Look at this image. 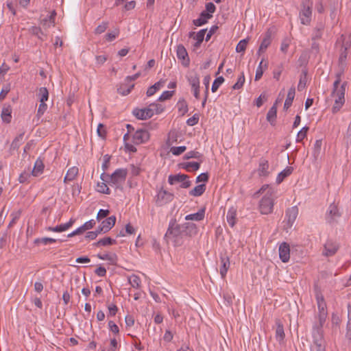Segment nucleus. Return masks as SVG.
<instances>
[{"mask_svg":"<svg viewBox=\"0 0 351 351\" xmlns=\"http://www.w3.org/2000/svg\"><path fill=\"white\" fill-rule=\"evenodd\" d=\"M128 281L131 286L134 288L138 289L140 287L141 279L140 278L135 275L132 274L128 278Z\"/></svg>","mask_w":351,"mask_h":351,"instance_id":"nucleus-44","label":"nucleus"},{"mask_svg":"<svg viewBox=\"0 0 351 351\" xmlns=\"http://www.w3.org/2000/svg\"><path fill=\"white\" fill-rule=\"evenodd\" d=\"M179 112L184 115L188 112V104L184 99H180L177 104Z\"/></svg>","mask_w":351,"mask_h":351,"instance_id":"nucleus-42","label":"nucleus"},{"mask_svg":"<svg viewBox=\"0 0 351 351\" xmlns=\"http://www.w3.org/2000/svg\"><path fill=\"white\" fill-rule=\"evenodd\" d=\"M177 56L178 58L182 60V64L184 66L188 67L190 63L186 49L182 45H179L177 47Z\"/></svg>","mask_w":351,"mask_h":351,"instance_id":"nucleus-13","label":"nucleus"},{"mask_svg":"<svg viewBox=\"0 0 351 351\" xmlns=\"http://www.w3.org/2000/svg\"><path fill=\"white\" fill-rule=\"evenodd\" d=\"M116 217L115 216H110L104 220L101 225L103 226L106 232H108L115 224Z\"/></svg>","mask_w":351,"mask_h":351,"instance_id":"nucleus-33","label":"nucleus"},{"mask_svg":"<svg viewBox=\"0 0 351 351\" xmlns=\"http://www.w3.org/2000/svg\"><path fill=\"white\" fill-rule=\"evenodd\" d=\"M199 119V114L196 113V114H193V116L192 117L187 119L186 123L188 125L193 126L198 123Z\"/></svg>","mask_w":351,"mask_h":351,"instance_id":"nucleus-63","label":"nucleus"},{"mask_svg":"<svg viewBox=\"0 0 351 351\" xmlns=\"http://www.w3.org/2000/svg\"><path fill=\"white\" fill-rule=\"evenodd\" d=\"M1 117L2 121L5 123H10L12 121V107L10 105L5 104L3 106Z\"/></svg>","mask_w":351,"mask_h":351,"instance_id":"nucleus-18","label":"nucleus"},{"mask_svg":"<svg viewBox=\"0 0 351 351\" xmlns=\"http://www.w3.org/2000/svg\"><path fill=\"white\" fill-rule=\"evenodd\" d=\"M245 83V75L244 73L242 72L241 75L239 77L237 82L232 86V89L239 90L241 88Z\"/></svg>","mask_w":351,"mask_h":351,"instance_id":"nucleus-48","label":"nucleus"},{"mask_svg":"<svg viewBox=\"0 0 351 351\" xmlns=\"http://www.w3.org/2000/svg\"><path fill=\"white\" fill-rule=\"evenodd\" d=\"M173 93H174V91H169V90L164 91L162 93V95L160 96V97L158 98V100L160 101H163L167 99H169L173 96Z\"/></svg>","mask_w":351,"mask_h":351,"instance_id":"nucleus-62","label":"nucleus"},{"mask_svg":"<svg viewBox=\"0 0 351 351\" xmlns=\"http://www.w3.org/2000/svg\"><path fill=\"white\" fill-rule=\"evenodd\" d=\"M313 343L311 347V351H326V341L324 337V330L320 328H313L312 330Z\"/></svg>","mask_w":351,"mask_h":351,"instance_id":"nucleus-3","label":"nucleus"},{"mask_svg":"<svg viewBox=\"0 0 351 351\" xmlns=\"http://www.w3.org/2000/svg\"><path fill=\"white\" fill-rule=\"evenodd\" d=\"M38 95L40 97V102L46 101L49 98V92L46 87H41L39 89Z\"/></svg>","mask_w":351,"mask_h":351,"instance_id":"nucleus-46","label":"nucleus"},{"mask_svg":"<svg viewBox=\"0 0 351 351\" xmlns=\"http://www.w3.org/2000/svg\"><path fill=\"white\" fill-rule=\"evenodd\" d=\"M119 30L118 29H116L112 32H108L105 36L106 40L108 42H111L119 36Z\"/></svg>","mask_w":351,"mask_h":351,"instance_id":"nucleus-59","label":"nucleus"},{"mask_svg":"<svg viewBox=\"0 0 351 351\" xmlns=\"http://www.w3.org/2000/svg\"><path fill=\"white\" fill-rule=\"evenodd\" d=\"M221 263L220 274L221 278H224L230 265L229 258L228 256H221Z\"/></svg>","mask_w":351,"mask_h":351,"instance_id":"nucleus-27","label":"nucleus"},{"mask_svg":"<svg viewBox=\"0 0 351 351\" xmlns=\"http://www.w3.org/2000/svg\"><path fill=\"white\" fill-rule=\"evenodd\" d=\"M341 42V48L348 50L351 47V40L350 38H347L344 34H342L340 38L337 40V43Z\"/></svg>","mask_w":351,"mask_h":351,"instance_id":"nucleus-40","label":"nucleus"},{"mask_svg":"<svg viewBox=\"0 0 351 351\" xmlns=\"http://www.w3.org/2000/svg\"><path fill=\"white\" fill-rule=\"evenodd\" d=\"M271 31L269 29L264 34V37L260 45L259 49L257 51V54L260 56L262 53H264L267 47L271 43Z\"/></svg>","mask_w":351,"mask_h":351,"instance_id":"nucleus-12","label":"nucleus"},{"mask_svg":"<svg viewBox=\"0 0 351 351\" xmlns=\"http://www.w3.org/2000/svg\"><path fill=\"white\" fill-rule=\"evenodd\" d=\"M97 191L99 193L108 194L110 193V190L108 187L107 184L105 182L98 183L97 184Z\"/></svg>","mask_w":351,"mask_h":351,"instance_id":"nucleus-56","label":"nucleus"},{"mask_svg":"<svg viewBox=\"0 0 351 351\" xmlns=\"http://www.w3.org/2000/svg\"><path fill=\"white\" fill-rule=\"evenodd\" d=\"M279 256L283 263L289 261L290 258V247L287 243L283 242L280 245Z\"/></svg>","mask_w":351,"mask_h":351,"instance_id":"nucleus-14","label":"nucleus"},{"mask_svg":"<svg viewBox=\"0 0 351 351\" xmlns=\"http://www.w3.org/2000/svg\"><path fill=\"white\" fill-rule=\"evenodd\" d=\"M205 208H202L199 210V211L196 213L190 214L185 217V219L187 221L192 220V221H199L204 219L205 216Z\"/></svg>","mask_w":351,"mask_h":351,"instance_id":"nucleus-25","label":"nucleus"},{"mask_svg":"<svg viewBox=\"0 0 351 351\" xmlns=\"http://www.w3.org/2000/svg\"><path fill=\"white\" fill-rule=\"evenodd\" d=\"M75 221V219L71 218L67 223L58 225L60 232H62L70 228L73 225Z\"/></svg>","mask_w":351,"mask_h":351,"instance_id":"nucleus-54","label":"nucleus"},{"mask_svg":"<svg viewBox=\"0 0 351 351\" xmlns=\"http://www.w3.org/2000/svg\"><path fill=\"white\" fill-rule=\"evenodd\" d=\"M307 70L303 69L298 85V91H302L306 86L307 82Z\"/></svg>","mask_w":351,"mask_h":351,"instance_id":"nucleus-38","label":"nucleus"},{"mask_svg":"<svg viewBox=\"0 0 351 351\" xmlns=\"http://www.w3.org/2000/svg\"><path fill=\"white\" fill-rule=\"evenodd\" d=\"M132 114L138 119L146 120L154 115V108L149 106L142 109L136 108L133 110Z\"/></svg>","mask_w":351,"mask_h":351,"instance_id":"nucleus-10","label":"nucleus"},{"mask_svg":"<svg viewBox=\"0 0 351 351\" xmlns=\"http://www.w3.org/2000/svg\"><path fill=\"white\" fill-rule=\"evenodd\" d=\"M283 70V65L282 64H280L276 66V68L273 71V77L276 80H278L280 79V76Z\"/></svg>","mask_w":351,"mask_h":351,"instance_id":"nucleus-60","label":"nucleus"},{"mask_svg":"<svg viewBox=\"0 0 351 351\" xmlns=\"http://www.w3.org/2000/svg\"><path fill=\"white\" fill-rule=\"evenodd\" d=\"M24 135L25 132H21L18 136H16L12 141L9 149V153L10 155H13L14 152L19 149L20 145L23 143Z\"/></svg>","mask_w":351,"mask_h":351,"instance_id":"nucleus-16","label":"nucleus"},{"mask_svg":"<svg viewBox=\"0 0 351 351\" xmlns=\"http://www.w3.org/2000/svg\"><path fill=\"white\" fill-rule=\"evenodd\" d=\"M339 248V245L335 241L328 239L324 245L322 255L325 256H332L335 255Z\"/></svg>","mask_w":351,"mask_h":351,"instance_id":"nucleus-8","label":"nucleus"},{"mask_svg":"<svg viewBox=\"0 0 351 351\" xmlns=\"http://www.w3.org/2000/svg\"><path fill=\"white\" fill-rule=\"evenodd\" d=\"M274 191L270 189L266 192L259 202V210L261 214L268 215L273 211L274 208Z\"/></svg>","mask_w":351,"mask_h":351,"instance_id":"nucleus-4","label":"nucleus"},{"mask_svg":"<svg viewBox=\"0 0 351 351\" xmlns=\"http://www.w3.org/2000/svg\"><path fill=\"white\" fill-rule=\"evenodd\" d=\"M134 84H132L129 86H128L127 84H121L117 88V92L122 95H127L131 92V90L134 88Z\"/></svg>","mask_w":351,"mask_h":351,"instance_id":"nucleus-43","label":"nucleus"},{"mask_svg":"<svg viewBox=\"0 0 351 351\" xmlns=\"http://www.w3.org/2000/svg\"><path fill=\"white\" fill-rule=\"evenodd\" d=\"M108 22H102L101 24L99 25L95 29V34H101L104 33L108 27Z\"/></svg>","mask_w":351,"mask_h":351,"instance_id":"nucleus-53","label":"nucleus"},{"mask_svg":"<svg viewBox=\"0 0 351 351\" xmlns=\"http://www.w3.org/2000/svg\"><path fill=\"white\" fill-rule=\"evenodd\" d=\"M298 215V208L297 206H292L286 210V217L287 218V225L290 228L292 226Z\"/></svg>","mask_w":351,"mask_h":351,"instance_id":"nucleus-15","label":"nucleus"},{"mask_svg":"<svg viewBox=\"0 0 351 351\" xmlns=\"http://www.w3.org/2000/svg\"><path fill=\"white\" fill-rule=\"evenodd\" d=\"M117 241L115 239H113L110 237H104L101 239H99L97 242L95 243L93 245L99 247V246H106L116 244Z\"/></svg>","mask_w":351,"mask_h":351,"instance_id":"nucleus-39","label":"nucleus"},{"mask_svg":"<svg viewBox=\"0 0 351 351\" xmlns=\"http://www.w3.org/2000/svg\"><path fill=\"white\" fill-rule=\"evenodd\" d=\"M347 56H348V50L341 48L339 58L338 60V66H339V71H341V73H343L346 68Z\"/></svg>","mask_w":351,"mask_h":351,"instance_id":"nucleus-20","label":"nucleus"},{"mask_svg":"<svg viewBox=\"0 0 351 351\" xmlns=\"http://www.w3.org/2000/svg\"><path fill=\"white\" fill-rule=\"evenodd\" d=\"M29 32L33 35L36 36L38 38L42 39L41 35H43V32H42V30L40 27H36V26H32L29 29Z\"/></svg>","mask_w":351,"mask_h":351,"instance_id":"nucleus-61","label":"nucleus"},{"mask_svg":"<svg viewBox=\"0 0 351 351\" xmlns=\"http://www.w3.org/2000/svg\"><path fill=\"white\" fill-rule=\"evenodd\" d=\"M237 210L234 207H231L226 215L227 221L231 227H233L237 222Z\"/></svg>","mask_w":351,"mask_h":351,"instance_id":"nucleus-30","label":"nucleus"},{"mask_svg":"<svg viewBox=\"0 0 351 351\" xmlns=\"http://www.w3.org/2000/svg\"><path fill=\"white\" fill-rule=\"evenodd\" d=\"M248 43V39H243L239 42L236 47V51L238 53L244 52Z\"/></svg>","mask_w":351,"mask_h":351,"instance_id":"nucleus-51","label":"nucleus"},{"mask_svg":"<svg viewBox=\"0 0 351 351\" xmlns=\"http://www.w3.org/2000/svg\"><path fill=\"white\" fill-rule=\"evenodd\" d=\"M309 130V128L305 126L302 128V129L298 133L296 141L298 143L302 142L304 138H306L307 135V132Z\"/></svg>","mask_w":351,"mask_h":351,"instance_id":"nucleus-50","label":"nucleus"},{"mask_svg":"<svg viewBox=\"0 0 351 351\" xmlns=\"http://www.w3.org/2000/svg\"><path fill=\"white\" fill-rule=\"evenodd\" d=\"M342 73H343L341 72L340 73L337 75V79L333 83V89H332L331 95H334L339 90V89L340 88V87H339V86L341 82V75Z\"/></svg>","mask_w":351,"mask_h":351,"instance_id":"nucleus-58","label":"nucleus"},{"mask_svg":"<svg viewBox=\"0 0 351 351\" xmlns=\"http://www.w3.org/2000/svg\"><path fill=\"white\" fill-rule=\"evenodd\" d=\"M223 82L224 78L222 76L217 77L213 83L211 88L212 92H216L219 87L223 83Z\"/></svg>","mask_w":351,"mask_h":351,"instance_id":"nucleus-49","label":"nucleus"},{"mask_svg":"<svg viewBox=\"0 0 351 351\" xmlns=\"http://www.w3.org/2000/svg\"><path fill=\"white\" fill-rule=\"evenodd\" d=\"M44 167L43 160L38 158L34 164V169L32 171V175L34 176H39L43 173Z\"/></svg>","mask_w":351,"mask_h":351,"instance_id":"nucleus-32","label":"nucleus"},{"mask_svg":"<svg viewBox=\"0 0 351 351\" xmlns=\"http://www.w3.org/2000/svg\"><path fill=\"white\" fill-rule=\"evenodd\" d=\"M10 89H11L10 84H6L3 85V86L1 89V91L0 93V101H2L5 98L8 93L10 91Z\"/></svg>","mask_w":351,"mask_h":351,"instance_id":"nucleus-55","label":"nucleus"},{"mask_svg":"<svg viewBox=\"0 0 351 351\" xmlns=\"http://www.w3.org/2000/svg\"><path fill=\"white\" fill-rule=\"evenodd\" d=\"M340 217L337 206L334 203L331 204L326 214V219L330 224H332L336 221L337 218Z\"/></svg>","mask_w":351,"mask_h":351,"instance_id":"nucleus-11","label":"nucleus"},{"mask_svg":"<svg viewBox=\"0 0 351 351\" xmlns=\"http://www.w3.org/2000/svg\"><path fill=\"white\" fill-rule=\"evenodd\" d=\"M200 162H186L181 163L180 165L181 168L191 172L193 171H197L200 167Z\"/></svg>","mask_w":351,"mask_h":351,"instance_id":"nucleus-26","label":"nucleus"},{"mask_svg":"<svg viewBox=\"0 0 351 351\" xmlns=\"http://www.w3.org/2000/svg\"><path fill=\"white\" fill-rule=\"evenodd\" d=\"M197 233V226L191 222L183 223V234L184 236L193 237Z\"/></svg>","mask_w":351,"mask_h":351,"instance_id":"nucleus-17","label":"nucleus"},{"mask_svg":"<svg viewBox=\"0 0 351 351\" xmlns=\"http://www.w3.org/2000/svg\"><path fill=\"white\" fill-rule=\"evenodd\" d=\"M150 138L149 133L145 129L137 130L132 136V142L135 145L146 143Z\"/></svg>","mask_w":351,"mask_h":351,"instance_id":"nucleus-7","label":"nucleus"},{"mask_svg":"<svg viewBox=\"0 0 351 351\" xmlns=\"http://www.w3.org/2000/svg\"><path fill=\"white\" fill-rule=\"evenodd\" d=\"M322 145V140H317L314 144L313 147V156L315 158H317L320 154L321 147Z\"/></svg>","mask_w":351,"mask_h":351,"instance_id":"nucleus-52","label":"nucleus"},{"mask_svg":"<svg viewBox=\"0 0 351 351\" xmlns=\"http://www.w3.org/2000/svg\"><path fill=\"white\" fill-rule=\"evenodd\" d=\"M347 86V82H344L340 86L337 93H336L333 96H336L335 101H340L341 103H345V92L346 87Z\"/></svg>","mask_w":351,"mask_h":351,"instance_id":"nucleus-31","label":"nucleus"},{"mask_svg":"<svg viewBox=\"0 0 351 351\" xmlns=\"http://www.w3.org/2000/svg\"><path fill=\"white\" fill-rule=\"evenodd\" d=\"M293 169L292 167H287L283 171H282L276 178V182L278 184L281 183L283 180L290 176L292 173Z\"/></svg>","mask_w":351,"mask_h":351,"instance_id":"nucleus-36","label":"nucleus"},{"mask_svg":"<svg viewBox=\"0 0 351 351\" xmlns=\"http://www.w3.org/2000/svg\"><path fill=\"white\" fill-rule=\"evenodd\" d=\"M149 108H154V114L156 113V114H158L164 110V108L162 105L158 104L152 103L149 104Z\"/></svg>","mask_w":351,"mask_h":351,"instance_id":"nucleus-64","label":"nucleus"},{"mask_svg":"<svg viewBox=\"0 0 351 351\" xmlns=\"http://www.w3.org/2000/svg\"><path fill=\"white\" fill-rule=\"evenodd\" d=\"M212 14L203 11L201 12L199 17L197 19L193 20V23L195 26H202L207 23L208 19L212 17Z\"/></svg>","mask_w":351,"mask_h":351,"instance_id":"nucleus-24","label":"nucleus"},{"mask_svg":"<svg viewBox=\"0 0 351 351\" xmlns=\"http://www.w3.org/2000/svg\"><path fill=\"white\" fill-rule=\"evenodd\" d=\"M173 194L161 189L157 194L156 202L158 206H163L173 199Z\"/></svg>","mask_w":351,"mask_h":351,"instance_id":"nucleus-9","label":"nucleus"},{"mask_svg":"<svg viewBox=\"0 0 351 351\" xmlns=\"http://www.w3.org/2000/svg\"><path fill=\"white\" fill-rule=\"evenodd\" d=\"M127 175L128 171L126 169H118L110 176L103 173L101 175V179L118 189L122 188V184L125 182Z\"/></svg>","mask_w":351,"mask_h":351,"instance_id":"nucleus-1","label":"nucleus"},{"mask_svg":"<svg viewBox=\"0 0 351 351\" xmlns=\"http://www.w3.org/2000/svg\"><path fill=\"white\" fill-rule=\"evenodd\" d=\"M189 82L192 88H199V79L197 74L189 77Z\"/></svg>","mask_w":351,"mask_h":351,"instance_id":"nucleus-47","label":"nucleus"},{"mask_svg":"<svg viewBox=\"0 0 351 351\" xmlns=\"http://www.w3.org/2000/svg\"><path fill=\"white\" fill-rule=\"evenodd\" d=\"M269 162L268 160L261 158L259 162L258 172L260 176H267L269 175Z\"/></svg>","mask_w":351,"mask_h":351,"instance_id":"nucleus-23","label":"nucleus"},{"mask_svg":"<svg viewBox=\"0 0 351 351\" xmlns=\"http://www.w3.org/2000/svg\"><path fill=\"white\" fill-rule=\"evenodd\" d=\"M312 2L309 0H303L302 3V10L300 12V19L301 23L305 25H308L311 21V8Z\"/></svg>","mask_w":351,"mask_h":351,"instance_id":"nucleus-5","label":"nucleus"},{"mask_svg":"<svg viewBox=\"0 0 351 351\" xmlns=\"http://www.w3.org/2000/svg\"><path fill=\"white\" fill-rule=\"evenodd\" d=\"M324 28L325 25L323 22L317 23L313 31L312 40H316L320 39L322 36Z\"/></svg>","mask_w":351,"mask_h":351,"instance_id":"nucleus-21","label":"nucleus"},{"mask_svg":"<svg viewBox=\"0 0 351 351\" xmlns=\"http://www.w3.org/2000/svg\"><path fill=\"white\" fill-rule=\"evenodd\" d=\"M189 178V176L182 173L170 175L168 178V182L171 185H173L176 182H183L185 180H187Z\"/></svg>","mask_w":351,"mask_h":351,"instance_id":"nucleus-28","label":"nucleus"},{"mask_svg":"<svg viewBox=\"0 0 351 351\" xmlns=\"http://www.w3.org/2000/svg\"><path fill=\"white\" fill-rule=\"evenodd\" d=\"M183 236V224H178L176 221H171L169 223L165 238L171 239L176 246H180L183 243L182 240Z\"/></svg>","mask_w":351,"mask_h":351,"instance_id":"nucleus-2","label":"nucleus"},{"mask_svg":"<svg viewBox=\"0 0 351 351\" xmlns=\"http://www.w3.org/2000/svg\"><path fill=\"white\" fill-rule=\"evenodd\" d=\"M277 101L270 108L267 114V121L270 123L271 125H274L276 123V114H277Z\"/></svg>","mask_w":351,"mask_h":351,"instance_id":"nucleus-22","label":"nucleus"},{"mask_svg":"<svg viewBox=\"0 0 351 351\" xmlns=\"http://www.w3.org/2000/svg\"><path fill=\"white\" fill-rule=\"evenodd\" d=\"M56 242V239L49 237H43V238H37L34 240V243L36 245H39L43 243L44 245H47L48 243H53Z\"/></svg>","mask_w":351,"mask_h":351,"instance_id":"nucleus-45","label":"nucleus"},{"mask_svg":"<svg viewBox=\"0 0 351 351\" xmlns=\"http://www.w3.org/2000/svg\"><path fill=\"white\" fill-rule=\"evenodd\" d=\"M206 191V184H202L196 186L189 191V195L194 197L202 195Z\"/></svg>","mask_w":351,"mask_h":351,"instance_id":"nucleus-37","label":"nucleus"},{"mask_svg":"<svg viewBox=\"0 0 351 351\" xmlns=\"http://www.w3.org/2000/svg\"><path fill=\"white\" fill-rule=\"evenodd\" d=\"M203 154L196 150H193L187 152L186 154H184L183 157L184 160L195 158L197 159L200 162H203Z\"/></svg>","mask_w":351,"mask_h":351,"instance_id":"nucleus-34","label":"nucleus"},{"mask_svg":"<svg viewBox=\"0 0 351 351\" xmlns=\"http://www.w3.org/2000/svg\"><path fill=\"white\" fill-rule=\"evenodd\" d=\"M97 257L101 260H106L110 261L112 264H115L117 260V256L115 254H97Z\"/></svg>","mask_w":351,"mask_h":351,"instance_id":"nucleus-41","label":"nucleus"},{"mask_svg":"<svg viewBox=\"0 0 351 351\" xmlns=\"http://www.w3.org/2000/svg\"><path fill=\"white\" fill-rule=\"evenodd\" d=\"M186 147L185 146L172 147L170 149L172 154L175 156H179L185 152Z\"/></svg>","mask_w":351,"mask_h":351,"instance_id":"nucleus-57","label":"nucleus"},{"mask_svg":"<svg viewBox=\"0 0 351 351\" xmlns=\"http://www.w3.org/2000/svg\"><path fill=\"white\" fill-rule=\"evenodd\" d=\"M295 94V87L292 86L288 91L287 97L284 104V109L287 110L292 105Z\"/></svg>","mask_w":351,"mask_h":351,"instance_id":"nucleus-29","label":"nucleus"},{"mask_svg":"<svg viewBox=\"0 0 351 351\" xmlns=\"http://www.w3.org/2000/svg\"><path fill=\"white\" fill-rule=\"evenodd\" d=\"M77 174L78 168L76 167H71L66 172V176L64 177V182H66L75 180Z\"/></svg>","mask_w":351,"mask_h":351,"instance_id":"nucleus-35","label":"nucleus"},{"mask_svg":"<svg viewBox=\"0 0 351 351\" xmlns=\"http://www.w3.org/2000/svg\"><path fill=\"white\" fill-rule=\"evenodd\" d=\"M318 307V315H317V319L318 322H315L313 326V328H320L323 329L324 324L326 322V317H327V311H326V303H321L317 304Z\"/></svg>","mask_w":351,"mask_h":351,"instance_id":"nucleus-6","label":"nucleus"},{"mask_svg":"<svg viewBox=\"0 0 351 351\" xmlns=\"http://www.w3.org/2000/svg\"><path fill=\"white\" fill-rule=\"evenodd\" d=\"M276 325V339L277 341H278L280 343L283 341L285 334L284 331V327L282 322L279 319H276L275 321Z\"/></svg>","mask_w":351,"mask_h":351,"instance_id":"nucleus-19","label":"nucleus"}]
</instances>
